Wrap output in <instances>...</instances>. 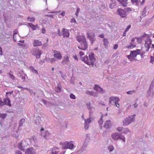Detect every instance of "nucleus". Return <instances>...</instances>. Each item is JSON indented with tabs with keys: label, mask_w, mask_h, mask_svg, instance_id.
Segmentation results:
<instances>
[{
	"label": "nucleus",
	"mask_w": 154,
	"mask_h": 154,
	"mask_svg": "<svg viewBox=\"0 0 154 154\" xmlns=\"http://www.w3.org/2000/svg\"><path fill=\"white\" fill-rule=\"evenodd\" d=\"M87 108L88 109L89 111V118L88 119H85V130H87L88 128L89 124L90 123L91 120L90 118L92 114V106H91V104L90 103H87L86 104Z\"/></svg>",
	"instance_id": "nucleus-1"
},
{
	"label": "nucleus",
	"mask_w": 154,
	"mask_h": 154,
	"mask_svg": "<svg viewBox=\"0 0 154 154\" xmlns=\"http://www.w3.org/2000/svg\"><path fill=\"white\" fill-rule=\"evenodd\" d=\"M154 87V79L153 80L151 84L150 85L149 89H148L147 94L146 96L148 98L151 99L153 97L154 91L153 89Z\"/></svg>",
	"instance_id": "nucleus-2"
},
{
	"label": "nucleus",
	"mask_w": 154,
	"mask_h": 154,
	"mask_svg": "<svg viewBox=\"0 0 154 154\" xmlns=\"http://www.w3.org/2000/svg\"><path fill=\"white\" fill-rule=\"evenodd\" d=\"M135 114H134L133 115L128 116V118L125 119L123 121V125L126 126L128 125L132 122H134L135 120Z\"/></svg>",
	"instance_id": "nucleus-3"
},
{
	"label": "nucleus",
	"mask_w": 154,
	"mask_h": 154,
	"mask_svg": "<svg viewBox=\"0 0 154 154\" xmlns=\"http://www.w3.org/2000/svg\"><path fill=\"white\" fill-rule=\"evenodd\" d=\"M119 100V99L118 97H111L109 98V103L112 105H116V106L119 107V105L118 103V102Z\"/></svg>",
	"instance_id": "nucleus-4"
},
{
	"label": "nucleus",
	"mask_w": 154,
	"mask_h": 154,
	"mask_svg": "<svg viewBox=\"0 0 154 154\" xmlns=\"http://www.w3.org/2000/svg\"><path fill=\"white\" fill-rule=\"evenodd\" d=\"M80 45H79L78 48L81 50H85L88 48V45L86 39H84L83 42L80 43Z\"/></svg>",
	"instance_id": "nucleus-5"
},
{
	"label": "nucleus",
	"mask_w": 154,
	"mask_h": 154,
	"mask_svg": "<svg viewBox=\"0 0 154 154\" xmlns=\"http://www.w3.org/2000/svg\"><path fill=\"white\" fill-rule=\"evenodd\" d=\"M117 11L122 18H126L127 17V14L125 10L119 8L117 9Z\"/></svg>",
	"instance_id": "nucleus-6"
},
{
	"label": "nucleus",
	"mask_w": 154,
	"mask_h": 154,
	"mask_svg": "<svg viewBox=\"0 0 154 154\" xmlns=\"http://www.w3.org/2000/svg\"><path fill=\"white\" fill-rule=\"evenodd\" d=\"M152 40L150 38H148L146 41L144 46L147 49H146V51H148L150 48V45L152 43Z\"/></svg>",
	"instance_id": "nucleus-7"
},
{
	"label": "nucleus",
	"mask_w": 154,
	"mask_h": 154,
	"mask_svg": "<svg viewBox=\"0 0 154 154\" xmlns=\"http://www.w3.org/2000/svg\"><path fill=\"white\" fill-rule=\"evenodd\" d=\"M95 87L93 88L95 91H97L98 92H101L102 94H104L105 93V91L99 85H95Z\"/></svg>",
	"instance_id": "nucleus-8"
},
{
	"label": "nucleus",
	"mask_w": 154,
	"mask_h": 154,
	"mask_svg": "<svg viewBox=\"0 0 154 154\" xmlns=\"http://www.w3.org/2000/svg\"><path fill=\"white\" fill-rule=\"evenodd\" d=\"M94 54L93 52H91V54L89 55V60L90 63H92V66H94V63L96 59L94 57Z\"/></svg>",
	"instance_id": "nucleus-9"
},
{
	"label": "nucleus",
	"mask_w": 154,
	"mask_h": 154,
	"mask_svg": "<svg viewBox=\"0 0 154 154\" xmlns=\"http://www.w3.org/2000/svg\"><path fill=\"white\" fill-rule=\"evenodd\" d=\"M25 142L24 141H22L18 146V148L21 150L24 151L26 149L25 146L24 144Z\"/></svg>",
	"instance_id": "nucleus-10"
},
{
	"label": "nucleus",
	"mask_w": 154,
	"mask_h": 154,
	"mask_svg": "<svg viewBox=\"0 0 154 154\" xmlns=\"http://www.w3.org/2000/svg\"><path fill=\"white\" fill-rule=\"evenodd\" d=\"M62 35H63V37H68L69 35V33L68 29L63 28L62 30Z\"/></svg>",
	"instance_id": "nucleus-11"
},
{
	"label": "nucleus",
	"mask_w": 154,
	"mask_h": 154,
	"mask_svg": "<svg viewBox=\"0 0 154 154\" xmlns=\"http://www.w3.org/2000/svg\"><path fill=\"white\" fill-rule=\"evenodd\" d=\"M131 54L135 59V58L137 57V55L140 54V50L137 49L135 51H131Z\"/></svg>",
	"instance_id": "nucleus-12"
},
{
	"label": "nucleus",
	"mask_w": 154,
	"mask_h": 154,
	"mask_svg": "<svg viewBox=\"0 0 154 154\" xmlns=\"http://www.w3.org/2000/svg\"><path fill=\"white\" fill-rule=\"evenodd\" d=\"M25 153L26 154H36L35 149L32 147L27 149Z\"/></svg>",
	"instance_id": "nucleus-13"
},
{
	"label": "nucleus",
	"mask_w": 154,
	"mask_h": 154,
	"mask_svg": "<svg viewBox=\"0 0 154 154\" xmlns=\"http://www.w3.org/2000/svg\"><path fill=\"white\" fill-rule=\"evenodd\" d=\"M82 61H83L84 62H85V63L88 65H91L92 64V63H90V62L89 61L88 57V56H85L84 57L82 58Z\"/></svg>",
	"instance_id": "nucleus-14"
},
{
	"label": "nucleus",
	"mask_w": 154,
	"mask_h": 154,
	"mask_svg": "<svg viewBox=\"0 0 154 154\" xmlns=\"http://www.w3.org/2000/svg\"><path fill=\"white\" fill-rule=\"evenodd\" d=\"M4 105H8L9 106H11V101L9 98L7 97L3 99Z\"/></svg>",
	"instance_id": "nucleus-15"
},
{
	"label": "nucleus",
	"mask_w": 154,
	"mask_h": 154,
	"mask_svg": "<svg viewBox=\"0 0 154 154\" xmlns=\"http://www.w3.org/2000/svg\"><path fill=\"white\" fill-rule=\"evenodd\" d=\"M85 93L89 95L94 97H97L98 96L97 92L92 91H90L87 90L86 91Z\"/></svg>",
	"instance_id": "nucleus-16"
},
{
	"label": "nucleus",
	"mask_w": 154,
	"mask_h": 154,
	"mask_svg": "<svg viewBox=\"0 0 154 154\" xmlns=\"http://www.w3.org/2000/svg\"><path fill=\"white\" fill-rule=\"evenodd\" d=\"M41 116H38L36 118L35 121V124L36 125H39L42 122Z\"/></svg>",
	"instance_id": "nucleus-17"
},
{
	"label": "nucleus",
	"mask_w": 154,
	"mask_h": 154,
	"mask_svg": "<svg viewBox=\"0 0 154 154\" xmlns=\"http://www.w3.org/2000/svg\"><path fill=\"white\" fill-rule=\"evenodd\" d=\"M69 57L68 56H66L64 57H63V60L62 61V63L63 65H67L69 64Z\"/></svg>",
	"instance_id": "nucleus-18"
},
{
	"label": "nucleus",
	"mask_w": 154,
	"mask_h": 154,
	"mask_svg": "<svg viewBox=\"0 0 154 154\" xmlns=\"http://www.w3.org/2000/svg\"><path fill=\"white\" fill-rule=\"evenodd\" d=\"M68 144V142L67 141L65 142L64 143L60 142V145L62 146V148L63 149H67V146Z\"/></svg>",
	"instance_id": "nucleus-19"
},
{
	"label": "nucleus",
	"mask_w": 154,
	"mask_h": 154,
	"mask_svg": "<svg viewBox=\"0 0 154 154\" xmlns=\"http://www.w3.org/2000/svg\"><path fill=\"white\" fill-rule=\"evenodd\" d=\"M110 121L107 120L105 122V125H103V127L106 129L109 128L111 126L110 124Z\"/></svg>",
	"instance_id": "nucleus-20"
},
{
	"label": "nucleus",
	"mask_w": 154,
	"mask_h": 154,
	"mask_svg": "<svg viewBox=\"0 0 154 154\" xmlns=\"http://www.w3.org/2000/svg\"><path fill=\"white\" fill-rule=\"evenodd\" d=\"M33 45L34 47L39 46L42 45L41 42L38 40H34Z\"/></svg>",
	"instance_id": "nucleus-21"
},
{
	"label": "nucleus",
	"mask_w": 154,
	"mask_h": 154,
	"mask_svg": "<svg viewBox=\"0 0 154 154\" xmlns=\"http://www.w3.org/2000/svg\"><path fill=\"white\" fill-rule=\"evenodd\" d=\"M87 37L90 40H96V38L94 37L95 36V34L94 33L91 35H89L88 33H87Z\"/></svg>",
	"instance_id": "nucleus-22"
},
{
	"label": "nucleus",
	"mask_w": 154,
	"mask_h": 154,
	"mask_svg": "<svg viewBox=\"0 0 154 154\" xmlns=\"http://www.w3.org/2000/svg\"><path fill=\"white\" fill-rule=\"evenodd\" d=\"M112 138L114 140H118L119 137V134L118 133H116L112 135Z\"/></svg>",
	"instance_id": "nucleus-23"
},
{
	"label": "nucleus",
	"mask_w": 154,
	"mask_h": 154,
	"mask_svg": "<svg viewBox=\"0 0 154 154\" xmlns=\"http://www.w3.org/2000/svg\"><path fill=\"white\" fill-rule=\"evenodd\" d=\"M128 0H121L119 3L124 7H126L128 4L127 1Z\"/></svg>",
	"instance_id": "nucleus-24"
},
{
	"label": "nucleus",
	"mask_w": 154,
	"mask_h": 154,
	"mask_svg": "<svg viewBox=\"0 0 154 154\" xmlns=\"http://www.w3.org/2000/svg\"><path fill=\"white\" fill-rule=\"evenodd\" d=\"M34 55H41L42 54L41 51L38 48H36L34 51Z\"/></svg>",
	"instance_id": "nucleus-25"
},
{
	"label": "nucleus",
	"mask_w": 154,
	"mask_h": 154,
	"mask_svg": "<svg viewBox=\"0 0 154 154\" xmlns=\"http://www.w3.org/2000/svg\"><path fill=\"white\" fill-rule=\"evenodd\" d=\"M54 56L55 58L59 60L60 59L62 58V56H61V54L59 53L55 54L54 55Z\"/></svg>",
	"instance_id": "nucleus-26"
},
{
	"label": "nucleus",
	"mask_w": 154,
	"mask_h": 154,
	"mask_svg": "<svg viewBox=\"0 0 154 154\" xmlns=\"http://www.w3.org/2000/svg\"><path fill=\"white\" fill-rule=\"evenodd\" d=\"M87 146V143L85 142L84 143L80 150L81 152H82L85 150Z\"/></svg>",
	"instance_id": "nucleus-27"
},
{
	"label": "nucleus",
	"mask_w": 154,
	"mask_h": 154,
	"mask_svg": "<svg viewBox=\"0 0 154 154\" xmlns=\"http://www.w3.org/2000/svg\"><path fill=\"white\" fill-rule=\"evenodd\" d=\"M29 69L32 72L34 73L38 74V73L37 71L33 67L30 66L29 67Z\"/></svg>",
	"instance_id": "nucleus-28"
},
{
	"label": "nucleus",
	"mask_w": 154,
	"mask_h": 154,
	"mask_svg": "<svg viewBox=\"0 0 154 154\" xmlns=\"http://www.w3.org/2000/svg\"><path fill=\"white\" fill-rule=\"evenodd\" d=\"M127 57L131 61L136 60L134 58V57L131 54V53L130 55L127 56Z\"/></svg>",
	"instance_id": "nucleus-29"
},
{
	"label": "nucleus",
	"mask_w": 154,
	"mask_h": 154,
	"mask_svg": "<svg viewBox=\"0 0 154 154\" xmlns=\"http://www.w3.org/2000/svg\"><path fill=\"white\" fill-rule=\"evenodd\" d=\"M86 39L85 37L84 36H83L82 37H77V40L80 43L83 42L84 39Z\"/></svg>",
	"instance_id": "nucleus-30"
},
{
	"label": "nucleus",
	"mask_w": 154,
	"mask_h": 154,
	"mask_svg": "<svg viewBox=\"0 0 154 154\" xmlns=\"http://www.w3.org/2000/svg\"><path fill=\"white\" fill-rule=\"evenodd\" d=\"M116 3L114 2H112V3L109 5V7L111 9H113L115 8H116Z\"/></svg>",
	"instance_id": "nucleus-31"
},
{
	"label": "nucleus",
	"mask_w": 154,
	"mask_h": 154,
	"mask_svg": "<svg viewBox=\"0 0 154 154\" xmlns=\"http://www.w3.org/2000/svg\"><path fill=\"white\" fill-rule=\"evenodd\" d=\"M68 144L67 146V149H73L74 147V144L70 142H68Z\"/></svg>",
	"instance_id": "nucleus-32"
},
{
	"label": "nucleus",
	"mask_w": 154,
	"mask_h": 154,
	"mask_svg": "<svg viewBox=\"0 0 154 154\" xmlns=\"http://www.w3.org/2000/svg\"><path fill=\"white\" fill-rule=\"evenodd\" d=\"M45 133H43L41 132V136L44 137L46 138L49 135V133L47 131H45Z\"/></svg>",
	"instance_id": "nucleus-33"
},
{
	"label": "nucleus",
	"mask_w": 154,
	"mask_h": 154,
	"mask_svg": "<svg viewBox=\"0 0 154 154\" xmlns=\"http://www.w3.org/2000/svg\"><path fill=\"white\" fill-rule=\"evenodd\" d=\"M136 47V45L134 44V43L131 42L130 45H128L126 48L128 49L131 48H134Z\"/></svg>",
	"instance_id": "nucleus-34"
},
{
	"label": "nucleus",
	"mask_w": 154,
	"mask_h": 154,
	"mask_svg": "<svg viewBox=\"0 0 154 154\" xmlns=\"http://www.w3.org/2000/svg\"><path fill=\"white\" fill-rule=\"evenodd\" d=\"M30 140L31 142L33 141L35 143L37 142V139L34 136H32V137L30 138Z\"/></svg>",
	"instance_id": "nucleus-35"
},
{
	"label": "nucleus",
	"mask_w": 154,
	"mask_h": 154,
	"mask_svg": "<svg viewBox=\"0 0 154 154\" xmlns=\"http://www.w3.org/2000/svg\"><path fill=\"white\" fill-rule=\"evenodd\" d=\"M130 131L129 130L128 128H123L122 133L124 134H127Z\"/></svg>",
	"instance_id": "nucleus-36"
},
{
	"label": "nucleus",
	"mask_w": 154,
	"mask_h": 154,
	"mask_svg": "<svg viewBox=\"0 0 154 154\" xmlns=\"http://www.w3.org/2000/svg\"><path fill=\"white\" fill-rule=\"evenodd\" d=\"M103 44L105 46H107L109 44V42L107 39L104 38L103 40Z\"/></svg>",
	"instance_id": "nucleus-37"
},
{
	"label": "nucleus",
	"mask_w": 154,
	"mask_h": 154,
	"mask_svg": "<svg viewBox=\"0 0 154 154\" xmlns=\"http://www.w3.org/2000/svg\"><path fill=\"white\" fill-rule=\"evenodd\" d=\"M114 149V147L112 145H110L108 147V149L109 151V152L112 151Z\"/></svg>",
	"instance_id": "nucleus-38"
},
{
	"label": "nucleus",
	"mask_w": 154,
	"mask_h": 154,
	"mask_svg": "<svg viewBox=\"0 0 154 154\" xmlns=\"http://www.w3.org/2000/svg\"><path fill=\"white\" fill-rule=\"evenodd\" d=\"M136 91L135 90L128 91L127 92L128 94H132L136 93Z\"/></svg>",
	"instance_id": "nucleus-39"
},
{
	"label": "nucleus",
	"mask_w": 154,
	"mask_h": 154,
	"mask_svg": "<svg viewBox=\"0 0 154 154\" xmlns=\"http://www.w3.org/2000/svg\"><path fill=\"white\" fill-rule=\"evenodd\" d=\"M28 25L31 27L33 30H35L36 29L35 26L32 23H28Z\"/></svg>",
	"instance_id": "nucleus-40"
},
{
	"label": "nucleus",
	"mask_w": 154,
	"mask_h": 154,
	"mask_svg": "<svg viewBox=\"0 0 154 154\" xmlns=\"http://www.w3.org/2000/svg\"><path fill=\"white\" fill-rule=\"evenodd\" d=\"M6 116L7 114L6 113L2 114L1 113H0V117L2 119H5Z\"/></svg>",
	"instance_id": "nucleus-41"
},
{
	"label": "nucleus",
	"mask_w": 154,
	"mask_h": 154,
	"mask_svg": "<svg viewBox=\"0 0 154 154\" xmlns=\"http://www.w3.org/2000/svg\"><path fill=\"white\" fill-rule=\"evenodd\" d=\"M133 4H135V5L138 6L139 5L138 1V0H131Z\"/></svg>",
	"instance_id": "nucleus-42"
},
{
	"label": "nucleus",
	"mask_w": 154,
	"mask_h": 154,
	"mask_svg": "<svg viewBox=\"0 0 154 154\" xmlns=\"http://www.w3.org/2000/svg\"><path fill=\"white\" fill-rule=\"evenodd\" d=\"M61 88L60 87H57L55 88V90L56 92L59 93L60 92Z\"/></svg>",
	"instance_id": "nucleus-43"
},
{
	"label": "nucleus",
	"mask_w": 154,
	"mask_h": 154,
	"mask_svg": "<svg viewBox=\"0 0 154 154\" xmlns=\"http://www.w3.org/2000/svg\"><path fill=\"white\" fill-rule=\"evenodd\" d=\"M119 139L122 140V141L124 142H125V137L124 136L121 135V134H120L119 137Z\"/></svg>",
	"instance_id": "nucleus-44"
},
{
	"label": "nucleus",
	"mask_w": 154,
	"mask_h": 154,
	"mask_svg": "<svg viewBox=\"0 0 154 154\" xmlns=\"http://www.w3.org/2000/svg\"><path fill=\"white\" fill-rule=\"evenodd\" d=\"M146 8H144L143 11L142 12V15L143 17H145L146 15Z\"/></svg>",
	"instance_id": "nucleus-45"
},
{
	"label": "nucleus",
	"mask_w": 154,
	"mask_h": 154,
	"mask_svg": "<svg viewBox=\"0 0 154 154\" xmlns=\"http://www.w3.org/2000/svg\"><path fill=\"white\" fill-rule=\"evenodd\" d=\"M146 35V34L145 33H144L142 35L140 36L139 38L135 37V38L137 39H141L145 37Z\"/></svg>",
	"instance_id": "nucleus-46"
},
{
	"label": "nucleus",
	"mask_w": 154,
	"mask_h": 154,
	"mask_svg": "<svg viewBox=\"0 0 154 154\" xmlns=\"http://www.w3.org/2000/svg\"><path fill=\"white\" fill-rule=\"evenodd\" d=\"M57 32L58 36H61V35H62V33H60V31L59 28H57Z\"/></svg>",
	"instance_id": "nucleus-47"
},
{
	"label": "nucleus",
	"mask_w": 154,
	"mask_h": 154,
	"mask_svg": "<svg viewBox=\"0 0 154 154\" xmlns=\"http://www.w3.org/2000/svg\"><path fill=\"white\" fill-rule=\"evenodd\" d=\"M69 97L70 98L72 99H74L76 98L75 95L72 93H71L70 94Z\"/></svg>",
	"instance_id": "nucleus-48"
},
{
	"label": "nucleus",
	"mask_w": 154,
	"mask_h": 154,
	"mask_svg": "<svg viewBox=\"0 0 154 154\" xmlns=\"http://www.w3.org/2000/svg\"><path fill=\"white\" fill-rule=\"evenodd\" d=\"M9 77H10L12 80L15 79V76L11 73H9Z\"/></svg>",
	"instance_id": "nucleus-49"
},
{
	"label": "nucleus",
	"mask_w": 154,
	"mask_h": 154,
	"mask_svg": "<svg viewBox=\"0 0 154 154\" xmlns=\"http://www.w3.org/2000/svg\"><path fill=\"white\" fill-rule=\"evenodd\" d=\"M27 19L28 20H29V21L32 22L34 21L35 20V18L32 17H28L27 18Z\"/></svg>",
	"instance_id": "nucleus-50"
},
{
	"label": "nucleus",
	"mask_w": 154,
	"mask_h": 154,
	"mask_svg": "<svg viewBox=\"0 0 154 154\" xmlns=\"http://www.w3.org/2000/svg\"><path fill=\"white\" fill-rule=\"evenodd\" d=\"M98 103L99 104H100L102 106H105V104L104 103V102L102 101H98Z\"/></svg>",
	"instance_id": "nucleus-51"
},
{
	"label": "nucleus",
	"mask_w": 154,
	"mask_h": 154,
	"mask_svg": "<svg viewBox=\"0 0 154 154\" xmlns=\"http://www.w3.org/2000/svg\"><path fill=\"white\" fill-rule=\"evenodd\" d=\"M80 9L79 8H78L77 9V11L75 13V15H76L77 17L78 16V14L80 11Z\"/></svg>",
	"instance_id": "nucleus-52"
},
{
	"label": "nucleus",
	"mask_w": 154,
	"mask_h": 154,
	"mask_svg": "<svg viewBox=\"0 0 154 154\" xmlns=\"http://www.w3.org/2000/svg\"><path fill=\"white\" fill-rule=\"evenodd\" d=\"M123 128L122 127H119L117 128V130L119 132L121 131L122 132Z\"/></svg>",
	"instance_id": "nucleus-53"
},
{
	"label": "nucleus",
	"mask_w": 154,
	"mask_h": 154,
	"mask_svg": "<svg viewBox=\"0 0 154 154\" xmlns=\"http://www.w3.org/2000/svg\"><path fill=\"white\" fill-rule=\"evenodd\" d=\"M131 25H129L127 27V28H126V29H125V32H128V30L129 29L131 28Z\"/></svg>",
	"instance_id": "nucleus-54"
},
{
	"label": "nucleus",
	"mask_w": 154,
	"mask_h": 154,
	"mask_svg": "<svg viewBox=\"0 0 154 154\" xmlns=\"http://www.w3.org/2000/svg\"><path fill=\"white\" fill-rule=\"evenodd\" d=\"M125 11L128 12H129L130 11H131V8H127L125 9Z\"/></svg>",
	"instance_id": "nucleus-55"
},
{
	"label": "nucleus",
	"mask_w": 154,
	"mask_h": 154,
	"mask_svg": "<svg viewBox=\"0 0 154 154\" xmlns=\"http://www.w3.org/2000/svg\"><path fill=\"white\" fill-rule=\"evenodd\" d=\"M4 105V101L2 100L1 98H0V106H2Z\"/></svg>",
	"instance_id": "nucleus-56"
},
{
	"label": "nucleus",
	"mask_w": 154,
	"mask_h": 154,
	"mask_svg": "<svg viewBox=\"0 0 154 154\" xmlns=\"http://www.w3.org/2000/svg\"><path fill=\"white\" fill-rule=\"evenodd\" d=\"M61 76L62 78L63 79H65V78L66 77V74H62Z\"/></svg>",
	"instance_id": "nucleus-57"
},
{
	"label": "nucleus",
	"mask_w": 154,
	"mask_h": 154,
	"mask_svg": "<svg viewBox=\"0 0 154 154\" xmlns=\"http://www.w3.org/2000/svg\"><path fill=\"white\" fill-rule=\"evenodd\" d=\"M150 59H151V60L150 61V63H152L153 61H154V57H153L152 56H151Z\"/></svg>",
	"instance_id": "nucleus-58"
},
{
	"label": "nucleus",
	"mask_w": 154,
	"mask_h": 154,
	"mask_svg": "<svg viewBox=\"0 0 154 154\" xmlns=\"http://www.w3.org/2000/svg\"><path fill=\"white\" fill-rule=\"evenodd\" d=\"M98 122L100 125H102L103 124V120H100L98 121Z\"/></svg>",
	"instance_id": "nucleus-59"
},
{
	"label": "nucleus",
	"mask_w": 154,
	"mask_h": 154,
	"mask_svg": "<svg viewBox=\"0 0 154 154\" xmlns=\"http://www.w3.org/2000/svg\"><path fill=\"white\" fill-rule=\"evenodd\" d=\"M17 32H18V31L17 29H15V30H14L13 31V33H14L13 36H14V35H15L16 34H17Z\"/></svg>",
	"instance_id": "nucleus-60"
},
{
	"label": "nucleus",
	"mask_w": 154,
	"mask_h": 154,
	"mask_svg": "<svg viewBox=\"0 0 154 154\" xmlns=\"http://www.w3.org/2000/svg\"><path fill=\"white\" fill-rule=\"evenodd\" d=\"M20 77L21 79L23 80V81H24L25 80V77L23 75H21L20 76Z\"/></svg>",
	"instance_id": "nucleus-61"
},
{
	"label": "nucleus",
	"mask_w": 154,
	"mask_h": 154,
	"mask_svg": "<svg viewBox=\"0 0 154 154\" xmlns=\"http://www.w3.org/2000/svg\"><path fill=\"white\" fill-rule=\"evenodd\" d=\"M118 47V45L117 44H115L113 47V49L114 50H116Z\"/></svg>",
	"instance_id": "nucleus-62"
},
{
	"label": "nucleus",
	"mask_w": 154,
	"mask_h": 154,
	"mask_svg": "<svg viewBox=\"0 0 154 154\" xmlns=\"http://www.w3.org/2000/svg\"><path fill=\"white\" fill-rule=\"evenodd\" d=\"M56 61V59L54 58H51L50 60V61L51 63L54 62Z\"/></svg>",
	"instance_id": "nucleus-63"
},
{
	"label": "nucleus",
	"mask_w": 154,
	"mask_h": 154,
	"mask_svg": "<svg viewBox=\"0 0 154 154\" xmlns=\"http://www.w3.org/2000/svg\"><path fill=\"white\" fill-rule=\"evenodd\" d=\"M15 154H22L21 152L19 150L16 152Z\"/></svg>",
	"instance_id": "nucleus-64"
}]
</instances>
